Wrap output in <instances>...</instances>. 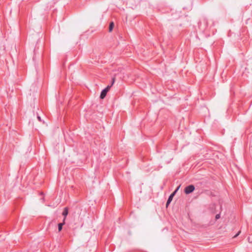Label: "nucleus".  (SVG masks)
Listing matches in <instances>:
<instances>
[{"label":"nucleus","mask_w":252,"mask_h":252,"mask_svg":"<svg viewBox=\"0 0 252 252\" xmlns=\"http://www.w3.org/2000/svg\"><path fill=\"white\" fill-rule=\"evenodd\" d=\"M114 82H115V78H113L112 80L111 84L110 85H108L105 88H104V89H103L101 91L100 95L99 96L100 99H103L105 98V97L106 96V95L107 94V92L109 91V90H110L111 87L114 84Z\"/></svg>","instance_id":"obj_1"},{"label":"nucleus","mask_w":252,"mask_h":252,"mask_svg":"<svg viewBox=\"0 0 252 252\" xmlns=\"http://www.w3.org/2000/svg\"><path fill=\"white\" fill-rule=\"evenodd\" d=\"M198 27L202 31H204L208 27V20L206 18H203L198 23Z\"/></svg>","instance_id":"obj_2"},{"label":"nucleus","mask_w":252,"mask_h":252,"mask_svg":"<svg viewBox=\"0 0 252 252\" xmlns=\"http://www.w3.org/2000/svg\"><path fill=\"white\" fill-rule=\"evenodd\" d=\"M194 190V186L193 185H189L185 187L184 192L186 194H189L192 193Z\"/></svg>","instance_id":"obj_3"},{"label":"nucleus","mask_w":252,"mask_h":252,"mask_svg":"<svg viewBox=\"0 0 252 252\" xmlns=\"http://www.w3.org/2000/svg\"><path fill=\"white\" fill-rule=\"evenodd\" d=\"M180 186H178L177 188V189L169 196L168 199L167 200V202H166V204L167 206H168L170 204V203H171V202L172 201L173 197L174 196V195L176 194V193L178 191V189L180 188Z\"/></svg>","instance_id":"obj_4"},{"label":"nucleus","mask_w":252,"mask_h":252,"mask_svg":"<svg viewBox=\"0 0 252 252\" xmlns=\"http://www.w3.org/2000/svg\"><path fill=\"white\" fill-rule=\"evenodd\" d=\"M68 214V210L67 207H65L63 209V211L62 213L63 216L64 217L63 221L65 220L66 216H67Z\"/></svg>","instance_id":"obj_5"},{"label":"nucleus","mask_w":252,"mask_h":252,"mask_svg":"<svg viewBox=\"0 0 252 252\" xmlns=\"http://www.w3.org/2000/svg\"><path fill=\"white\" fill-rule=\"evenodd\" d=\"M64 224V221L63 222L59 223L58 225V230L59 231H61L62 230L63 226Z\"/></svg>","instance_id":"obj_6"},{"label":"nucleus","mask_w":252,"mask_h":252,"mask_svg":"<svg viewBox=\"0 0 252 252\" xmlns=\"http://www.w3.org/2000/svg\"><path fill=\"white\" fill-rule=\"evenodd\" d=\"M114 26V24L113 22H110L109 26V32H111L112 31Z\"/></svg>","instance_id":"obj_7"},{"label":"nucleus","mask_w":252,"mask_h":252,"mask_svg":"<svg viewBox=\"0 0 252 252\" xmlns=\"http://www.w3.org/2000/svg\"><path fill=\"white\" fill-rule=\"evenodd\" d=\"M220 213H219V214H217V215H216L215 219H216V220H217L219 219L220 218Z\"/></svg>","instance_id":"obj_8"},{"label":"nucleus","mask_w":252,"mask_h":252,"mask_svg":"<svg viewBox=\"0 0 252 252\" xmlns=\"http://www.w3.org/2000/svg\"><path fill=\"white\" fill-rule=\"evenodd\" d=\"M37 119H38L39 121H40V122L42 121L41 117L38 115H37Z\"/></svg>","instance_id":"obj_9"},{"label":"nucleus","mask_w":252,"mask_h":252,"mask_svg":"<svg viewBox=\"0 0 252 252\" xmlns=\"http://www.w3.org/2000/svg\"><path fill=\"white\" fill-rule=\"evenodd\" d=\"M240 231H239V232H238V233H237V234L234 236V237H237V236L239 235V234H240Z\"/></svg>","instance_id":"obj_10"},{"label":"nucleus","mask_w":252,"mask_h":252,"mask_svg":"<svg viewBox=\"0 0 252 252\" xmlns=\"http://www.w3.org/2000/svg\"><path fill=\"white\" fill-rule=\"evenodd\" d=\"M248 241H249L250 243L251 242H250V238L249 237L248 238Z\"/></svg>","instance_id":"obj_11"}]
</instances>
